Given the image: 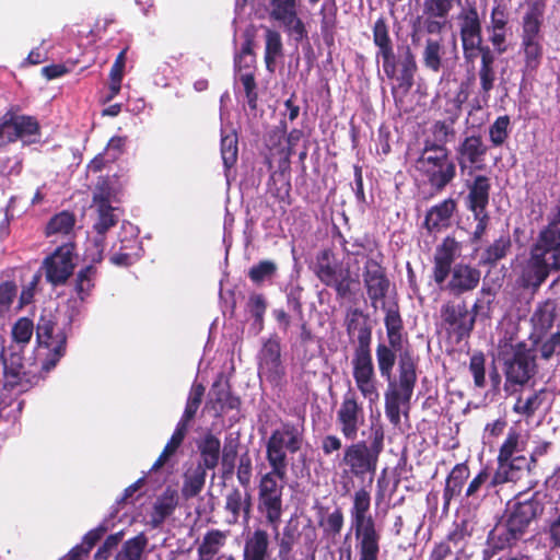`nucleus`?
Listing matches in <instances>:
<instances>
[{"label": "nucleus", "instance_id": "1", "mask_svg": "<svg viewBox=\"0 0 560 560\" xmlns=\"http://www.w3.org/2000/svg\"><path fill=\"white\" fill-rule=\"evenodd\" d=\"M560 271V200L552 210L521 262L517 284L524 290L537 292L552 272Z\"/></svg>", "mask_w": 560, "mask_h": 560}, {"label": "nucleus", "instance_id": "2", "mask_svg": "<svg viewBox=\"0 0 560 560\" xmlns=\"http://www.w3.org/2000/svg\"><path fill=\"white\" fill-rule=\"evenodd\" d=\"M544 510L545 505L537 493L529 498L518 493L514 501L506 504L501 518L489 530L482 559L490 560L501 551L515 547L529 533L532 524L538 521Z\"/></svg>", "mask_w": 560, "mask_h": 560}, {"label": "nucleus", "instance_id": "3", "mask_svg": "<svg viewBox=\"0 0 560 560\" xmlns=\"http://www.w3.org/2000/svg\"><path fill=\"white\" fill-rule=\"evenodd\" d=\"M396 350L385 343L376 346V361L382 377L388 381L385 392V415L393 425L400 423V406L409 405L417 384L418 362L410 349L398 355V381H393V369L396 363Z\"/></svg>", "mask_w": 560, "mask_h": 560}, {"label": "nucleus", "instance_id": "4", "mask_svg": "<svg viewBox=\"0 0 560 560\" xmlns=\"http://www.w3.org/2000/svg\"><path fill=\"white\" fill-rule=\"evenodd\" d=\"M345 327L350 342L354 343L351 364L357 388L364 398L374 402L380 394L372 359V326L369 315L361 308L349 307L346 312Z\"/></svg>", "mask_w": 560, "mask_h": 560}, {"label": "nucleus", "instance_id": "5", "mask_svg": "<svg viewBox=\"0 0 560 560\" xmlns=\"http://www.w3.org/2000/svg\"><path fill=\"white\" fill-rule=\"evenodd\" d=\"M460 244L453 236H446L436 246L433 256L432 278L436 285L459 296L475 290L481 278L479 269L467 264H453L459 254Z\"/></svg>", "mask_w": 560, "mask_h": 560}, {"label": "nucleus", "instance_id": "6", "mask_svg": "<svg viewBox=\"0 0 560 560\" xmlns=\"http://www.w3.org/2000/svg\"><path fill=\"white\" fill-rule=\"evenodd\" d=\"M370 443L361 440L343 450L341 464L348 468V472L359 479L376 472L380 456L384 450L385 432L381 423H372L370 427Z\"/></svg>", "mask_w": 560, "mask_h": 560}, {"label": "nucleus", "instance_id": "7", "mask_svg": "<svg viewBox=\"0 0 560 560\" xmlns=\"http://www.w3.org/2000/svg\"><path fill=\"white\" fill-rule=\"evenodd\" d=\"M305 417L300 416L296 422L282 421L266 442V459L270 468L288 470V454L301 451L304 442Z\"/></svg>", "mask_w": 560, "mask_h": 560}, {"label": "nucleus", "instance_id": "8", "mask_svg": "<svg viewBox=\"0 0 560 560\" xmlns=\"http://www.w3.org/2000/svg\"><path fill=\"white\" fill-rule=\"evenodd\" d=\"M312 270L325 287L335 290L337 299L349 298L353 293L352 287L359 282L350 266L339 260L331 248H323L316 254Z\"/></svg>", "mask_w": 560, "mask_h": 560}, {"label": "nucleus", "instance_id": "9", "mask_svg": "<svg viewBox=\"0 0 560 560\" xmlns=\"http://www.w3.org/2000/svg\"><path fill=\"white\" fill-rule=\"evenodd\" d=\"M288 470L270 468L260 476L257 490V510L270 527L280 525L284 512L283 490Z\"/></svg>", "mask_w": 560, "mask_h": 560}, {"label": "nucleus", "instance_id": "10", "mask_svg": "<svg viewBox=\"0 0 560 560\" xmlns=\"http://www.w3.org/2000/svg\"><path fill=\"white\" fill-rule=\"evenodd\" d=\"M416 170L435 194L442 192L456 176V165L448 149L423 147L416 160Z\"/></svg>", "mask_w": 560, "mask_h": 560}, {"label": "nucleus", "instance_id": "11", "mask_svg": "<svg viewBox=\"0 0 560 560\" xmlns=\"http://www.w3.org/2000/svg\"><path fill=\"white\" fill-rule=\"evenodd\" d=\"M504 384L506 395L520 393L538 373L536 354L524 342L514 346L512 355L504 360Z\"/></svg>", "mask_w": 560, "mask_h": 560}, {"label": "nucleus", "instance_id": "12", "mask_svg": "<svg viewBox=\"0 0 560 560\" xmlns=\"http://www.w3.org/2000/svg\"><path fill=\"white\" fill-rule=\"evenodd\" d=\"M483 308L482 301L477 299L471 311L465 301H447L441 307V319L446 331L457 341L468 338L474 330L476 317Z\"/></svg>", "mask_w": 560, "mask_h": 560}, {"label": "nucleus", "instance_id": "13", "mask_svg": "<svg viewBox=\"0 0 560 560\" xmlns=\"http://www.w3.org/2000/svg\"><path fill=\"white\" fill-rule=\"evenodd\" d=\"M77 243L69 240L58 245L42 262L45 279L52 287L65 285L77 266Z\"/></svg>", "mask_w": 560, "mask_h": 560}, {"label": "nucleus", "instance_id": "14", "mask_svg": "<svg viewBox=\"0 0 560 560\" xmlns=\"http://www.w3.org/2000/svg\"><path fill=\"white\" fill-rule=\"evenodd\" d=\"M40 126L33 116L9 110L0 118V148L21 140L24 144L38 141Z\"/></svg>", "mask_w": 560, "mask_h": 560}, {"label": "nucleus", "instance_id": "15", "mask_svg": "<svg viewBox=\"0 0 560 560\" xmlns=\"http://www.w3.org/2000/svg\"><path fill=\"white\" fill-rule=\"evenodd\" d=\"M383 71L389 80L396 81V85L392 91H401L406 95L415 84V75L418 71L416 56L407 46L404 52L396 56L393 54L390 58L383 59Z\"/></svg>", "mask_w": 560, "mask_h": 560}, {"label": "nucleus", "instance_id": "16", "mask_svg": "<svg viewBox=\"0 0 560 560\" xmlns=\"http://www.w3.org/2000/svg\"><path fill=\"white\" fill-rule=\"evenodd\" d=\"M23 360L22 352L13 350V347L2 351L3 388L5 390L24 393L35 384L36 376L25 371Z\"/></svg>", "mask_w": 560, "mask_h": 560}, {"label": "nucleus", "instance_id": "17", "mask_svg": "<svg viewBox=\"0 0 560 560\" xmlns=\"http://www.w3.org/2000/svg\"><path fill=\"white\" fill-rule=\"evenodd\" d=\"M378 258H368L363 266V285L370 300L371 306L376 310L382 303L384 310V300L390 288V280L387 276L386 268L383 266V255L378 253Z\"/></svg>", "mask_w": 560, "mask_h": 560}, {"label": "nucleus", "instance_id": "18", "mask_svg": "<svg viewBox=\"0 0 560 560\" xmlns=\"http://www.w3.org/2000/svg\"><path fill=\"white\" fill-rule=\"evenodd\" d=\"M364 420L363 406L359 402L355 393L349 389L343 395L336 415V422L343 438L354 441Z\"/></svg>", "mask_w": 560, "mask_h": 560}, {"label": "nucleus", "instance_id": "19", "mask_svg": "<svg viewBox=\"0 0 560 560\" xmlns=\"http://www.w3.org/2000/svg\"><path fill=\"white\" fill-rule=\"evenodd\" d=\"M259 376L270 384L279 385L284 375L285 368L281 360V345L277 335L269 337L259 352Z\"/></svg>", "mask_w": 560, "mask_h": 560}, {"label": "nucleus", "instance_id": "20", "mask_svg": "<svg viewBox=\"0 0 560 560\" xmlns=\"http://www.w3.org/2000/svg\"><path fill=\"white\" fill-rule=\"evenodd\" d=\"M455 153L456 161L462 172L467 167L482 170L488 153V145L483 142L481 135L474 133L460 140Z\"/></svg>", "mask_w": 560, "mask_h": 560}, {"label": "nucleus", "instance_id": "21", "mask_svg": "<svg viewBox=\"0 0 560 560\" xmlns=\"http://www.w3.org/2000/svg\"><path fill=\"white\" fill-rule=\"evenodd\" d=\"M93 202L97 214L93 224V230L96 233L94 242L96 246H103L105 234L118 223V215L115 213L117 209L110 205V192L105 191L104 188H101V192L94 194Z\"/></svg>", "mask_w": 560, "mask_h": 560}, {"label": "nucleus", "instance_id": "22", "mask_svg": "<svg viewBox=\"0 0 560 560\" xmlns=\"http://www.w3.org/2000/svg\"><path fill=\"white\" fill-rule=\"evenodd\" d=\"M55 328L56 322L50 314L40 315L36 325V338L40 346L46 347L52 352V364L65 354L67 346V337L63 331L55 332Z\"/></svg>", "mask_w": 560, "mask_h": 560}, {"label": "nucleus", "instance_id": "23", "mask_svg": "<svg viewBox=\"0 0 560 560\" xmlns=\"http://www.w3.org/2000/svg\"><path fill=\"white\" fill-rule=\"evenodd\" d=\"M467 196L465 197L466 209L470 212L488 211L490 202L491 179L486 175H475L466 182Z\"/></svg>", "mask_w": 560, "mask_h": 560}, {"label": "nucleus", "instance_id": "24", "mask_svg": "<svg viewBox=\"0 0 560 560\" xmlns=\"http://www.w3.org/2000/svg\"><path fill=\"white\" fill-rule=\"evenodd\" d=\"M477 75L479 79L477 103L479 107L481 105L488 106L491 91L494 89L497 81L495 55L492 50L483 51Z\"/></svg>", "mask_w": 560, "mask_h": 560}, {"label": "nucleus", "instance_id": "25", "mask_svg": "<svg viewBox=\"0 0 560 560\" xmlns=\"http://www.w3.org/2000/svg\"><path fill=\"white\" fill-rule=\"evenodd\" d=\"M528 464L526 456L523 453L512 456L510 459L503 460L498 464L495 471L489 482L490 488L515 482L521 478L523 471H527Z\"/></svg>", "mask_w": 560, "mask_h": 560}, {"label": "nucleus", "instance_id": "26", "mask_svg": "<svg viewBox=\"0 0 560 560\" xmlns=\"http://www.w3.org/2000/svg\"><path fill=\"white\" fill-rule=\"evenodd\" d=\"M271 528L273 532V539L278 546L279 560H293L292 552L302 536L299 523L291 518L285 523L281 532H279V525Z\"/></svg>", "mask_w": 560, "mask_h": 560}, {"label": "nucleus", "instance_id": "27", "mask_svg": "<svg viewBox=\"0 0 560 560\" xmlns=\"http://www.w3.org/2000/svg\"><path fill=\"white\" fill-rule=\"evenodd\" d=\"M457 209L455 199L447 198L432 206L425 214L424 226L429 232H439L451 226V220Z\"/></svg>", "mask_w": 560, "mask_h": 560}, {"label": "nucleus", "instance_id": "28", "mask_svg": "<svg viewBox=\"0 0 560 560\" xmlns=\"http://www.w3.org/2000/svg\"><path fill=\"white\" fill-rule=\"evenodd\" d=\"M209 395L210 404L219 415L241 406L240 397L232 393L230 382L223 381L222 376L212 383Z\"/></svg>", "mask_w": 560, "mask_h": 560}, {"label": "nucleus", "instance_id": "29", "mask_svg": "<svg viewBox=\"0 0 560 560\" xmlns=\"http://www.w3.org/2000/svg\"><path fill=\"white\" fill-rule=\"evenodd\" d=\"M384 325L386 328V335L388 340L387 347L400 353L404 351V320L400 315L398 303L394 302L389 304L387 307H384Z\"/></svg>", "mask_w": 560, "mask_h": 560}, {"label": "nucleus", "instance_id": "30", "mask_svg": "<svg viewBox=\"0 0 560 560\" xmlns=\"http://www.w3.org/2000/svg\"><path fill=\"white\" fill-rule=\"evenodd\" d=\"M545 2L536 0L529 4L523 16L521 40H542L541 26Z\"/></svg>", "mask_w": 560, "mask_h": 560}, {"label": "nucleus", "instance_id": "31", "mask_svg": "<svg viewBox=\"0 0 560 560\" xmlns=\"http://www.w3.org/2000/svg\"><path fill=\"white\" fill-rule=\"evenodd\" d=\"M178 491L168 486L156 498L150 515V524L156 528L160 527L167 517H170L178 505Z\"/></svg>", "mask_w": 560, "mask_h": 560}, {"label": "nucleus", "instance_id": "32", "mask_svg": "<svg viewBox=\"0 0 560 560\" xmlns=\"http://www.w3.org/2000/svg\"><path fill=\"white\" fill-rule=\"evenodd\" d=\"M291 180L289 172V160L284 159L279 170L273 172L268 180V190L279 202L290 206L291 200Z\"/></svg>", "mask_w": 560, "mask_h": 560}, {"label": "nucleus", "instance_id": "33", "mask_svg": "<svg viewBox=\"0 0 560 560\" xmlns=\"http://www.w3.org/2000/svg\"><path fill=\"white\" fill-rule=\"evenodd\" d=\"M470 470L467 462L456 464L445 479V487L443 490V508L448 510L450 503L454 498L462 494L464 485L469 478Z\"/></svg>", "mask_w": 560, "mask_h": 560}, {"label": "nucleus", "instance_id": "34", "mask_svg": "<svg viewBox=\"0 0 560 560\" xmlns=\"http://www.w3.org/2000/svg\"><path fill=\"white\" fill-rule=\"evenodd\" d=\"M446 49L443 38H427L421 51V62L424 69L432 73L440 72L445 65Z\"/></svg>", "mask_w": 560, "mask_h": 560}, {"label": "nucleus", "instance_id": "35", "mask_svg": "<svg viewBox=\"0 0 560 560\" xmlns=\"http://www.w3.org/2000/svg\"><path fill=\"white\" fill-rule=\"evenodd\" d=\"M354 533L359 539V560H378L381 536L375 524L361 527L360 532L354 529Z\"/></svg>", "mask_w": 560, "mask_h": 560}, {"label": "nucleus", "instance_id": "36", "mask_svg": "<svg viewBox=\"0 0 560 560\" xmlns=\"http://www.w3.org/2000/svg\"><path fill=\"white\" fill-rule=\"evenodd\" d=\"M459 36L462 43H482V27L477 8L471 5L459 13Z\"/></svg>", "mask_w": 560, "mask_h": 560}, {"label": "nucleus", "instance_id": "37", "mask_svg": "<svg viewBox=\"0 0 560 560\" xmlns=\"http://www.w3.org/2000/svg\"><path fill=\"white\" fill-rule=\"evenodd\" d=\"M458 118L457 114L450 116L444 120H436L432 127L431 132L433 139H425L423 147L431 149H447L446 144L453 141L456 137L455 122Z\"/></svg>", "mask_w": 560, "mask_h": 560}, {"label": "nucleus", "instance_id": "38", "mask_svg": "<svg viewBox=\"0 0 560 560\" xmlns=\"http://www.w3.org/2000/svg\"><path fill=\"white\" fill-rule=\"evenodd\" d=\"M197 448L199 452L200 459L196 464L201 466L206 470H213L220 460L221 455V441L211 432L203 435V438L197 442Z\"/></svg>", "mask_w": 560, "mask_h": 560}, {"label": "nucleus", "instance_id": "39", "mask_svg": "<svg viewBox=\"0 0 560 560\" xmlns=\"http://www.w3.org/2000/svg\"><path fill=\"white\" fill-rule=\"evenodd\" d=\"M371 506V494L364 488L358 489L353 494V504L351 508V518L354 529L360 532L361 527L374 525L375 522L371 515H368Z\"/></svg>", "mask_w": 560, "mask_h": 560}, {"label": "nucleus", "instance_id": "40", "mask_svg": "<svg viewBox=\"0 0 560 560\" xmlns=\"http://www.w3.org/2000/svg\"><path fill=\"white\" fill-rule=\"evenodd\" d=\"M75 222L74 213L63 210L49 219L45 228V234L47 237L63 236L66 241H75Z\"/></svg>", "mask_w": 560, "mask_h": 560}, {"label": "nucleus", "instance_id": "41", "mask_svg": "<svg viewBox=\"0 0 560 560\" xmlns=\"http://www.w3.org/2000/svg\"><path fill=\"white\" fill-rule=\"evenodd\" d=\"M269 534L262 528H256L245 539L243 560H266L269 555Z\"/></svg>", "mask_w": 560, "mask_h": 560}, {"label": "nucleus", "instance_id": "42", "mask_svg": "<svg viewBox=\"0 0 560 560\" xmlns=\"http://www.w3.org/2000/svg\"><path fill=\"white\" fill-rule=\"evenodd\" d=\"M252 495L248 492L243 494L238 488H233L225 498V511L231 514V523H237L243 513L244 520L247 522L252 513Z\"/></svg>", "mask_w": 560, "mask_h": 560}, {"label": "nucleus", "instance_id": "43", "mask_svg": "<svg viewBox=\"0 0 560 560\" xmlns=\"http://www.w3.org/2000/svg\"><path fill=\"white\" fill-rule=\"evenodd\" d=\"M100 276L98 268L96 265L89 264L82 267L74 277L73 290L77 298L81 302H85L91 295L96 285L97 278Z\"/></svg>", "mask_w": 560, "mask_h": 560}, {"label": "nucleus", "instance_id": "44", "mask_svg": "<svg viewBox=\"0 0 560 560\" xmlns=\"http://www.w3.org/2000/svg\"><path fill=\"white\" fill-rule=\"evenodd\" d=\"M207 470L201 466L192 465L183 475L182 497L188 501L196 498L205 488Z\"/></svg>", "mask_w": 560, "mask_h": 560}, {"label": "nucleus", "instance_id": "45", "mask_svg": "<svg viewBox=\"0 0 560 560\" xmlns=\"http://www.w3.org/2000/svg\"><path fill=\"white\" fill-rule=\"evenodd\" d=\"M547 389L540 388L532 392L527 396L518 395L512 410L516 415L522 416L525 419H530L541 407L546 398Z\"/></svg>", "mask_w": 560, "mask_h": 560}, {"label": "nucleus", "instance_id": "46", "mask_svg": "<svg viewBox=\"0 0 560 560\" xmlns=\"http://www.w3.org/2000/svg\"><path fill=\"white\" fill-rule=\"evenodd\" d=\"M269 3L271 7L270 18L280 22L288 32L299 18L298 0H269Z\"/></svg>", "mask_w": 560, "mask_h": 560}, {"label": "nucleus", "instance_id": "47", "mask_svg": "<svg viewBox=\"0 0 560 560\" xmlns=\"http://www.w3.org/2000/svg\"><path fill=\"white\" fill-rule=\"evenodd\" d=\"M226 533L220 529L208 530L197 548L198 560H212L226 542Z\"/></svg>", "mask_w": 560, "mask_h": 560}, {"label": "nucleus", "instance_id": "48", "mask_svg": "<svg viewBox=\"0 0 560 560\" xmlns=\"http://www.w3.org/2000/svg\"><path fill=\"white\" fill-rule=\"evenodd\" d=\"M373 43L378 48L377 57L388 59L394 52L393 40L389 36V30L385 18H378L373 25Z\"/></svg>", "mask_w": 560, "mask_h": 560}, {"label": "nucleus", "instance_id": "49", "mask_svg": "<svg viewBox=\"0 0 560 560\" xmlns=\"http://www.w3.org/2000/svg\"><path fill=\"white\" fill-rule=\"evenodd\" d=\"M521 49L524 58L523 72L535 73L544 57L542 40H521Z\"/></svg>", "mask_w": 560, "mask_h": 560}, {"label": "nucleus", "instance_id": "50", "mask_svg": "<svg viewBox=\"0 0 560 560\" xmlns=\"http://www.w3.org/2000/svg\"><path fill=\"white\" fill-rule=\"evenodd\" d=\"M141 250L140 242L137 238H130L126 242L122 241L119 250L114 253L109 260L115 266L129 267L140 259Z\"/></svg>", "mask_w": 560, "mask_h": 560}, {"label": "nucleus", "instance_id": "51", "mask_svg": "<svg viewBox=\"0 0 560 560\" xmlns=\"http://www.w3.org/2000/svg\"><path fill=\"white\" fill-rule=\"evenodd\" d=\"M512 242L509 233L500 235L482 253L480 264L494 266L498 261L505 258L511 250Z\"/></svg>", "mask_w": 560, "mask_h": 560}, {"label": "nucleus", "instance_id": "52", "mask_svg": "<svg viewBox=\"0 0 560 560\" xmlns=\"http://www.w3.org/2000/svg\"><path fill=\"white\" fill-rule=\"evenodd\" d=\"M526 447V441L523 439L521 432L511 428L506 434L505 440L501 444L498 455L497 464L510 459L512 456L523 453Z\"/></svg>", "mask_w": 560, "mask_h": 560}, {"label": "nucleus", "instance_id": "53", "mask_svg": "<svg viewBox=\"0 0 560 560\" xmlns=\"http://www.w3.org/2000/svg\"><path fill=\"white\" fill-rule=\"evenodd\" d=\"M148 541V537L144 533H140L127 539L116 553L114 560H142Z\"/></svg>", "mask_w": 560, "mask_h": 560}, {"label": "nucleus", "instance_id": "54", "mask_svg": "<svg viewBox=\"0 0 560 560\" xmlns=\"http://www.w3.org/2000/svg\"><path fill=\"white\" fill-rule=\"evenodd\" d=\"M206 388L201 383L194 384L189 392L184 413L178 421V425L188 430L189 423L195 419L196 413L201 405Z\"/></svg>", "mask_w": 560, "mask_h": 560}, {"label": "nucleus", "instance_id": "55", "mask_svg": "<svg viewBox=\"0 0 560 560\" xmlns=\"http://www.w3.org/2000/svg\"><path fill=\"white\" fill-rule=\"evenodd\" d=\"M265 63L269 72L273 73L276 69V60L282 56L283 45L281 35L275 30L267 28L265 34Z\"/></svg>", "mask_w": 560, "mask_h": 560}, {"label": "nucleus", "instance_id": "56", "mask_svg": "<svg viewBox=\"0 0 560 560\" xmlns=\"http://www.w3.org/2000/svg\"><path fill=\"white\" fill-rule=\"evenodd\" d=\"M187 432V429L178 424L176 425L171 439L164 446L158 459L152 465L151 470H158L166 464V462L177 452L179 446L183 444Z\"/></svg>", "mask_w": 560, "mask_h": 560}, {"label": "nucleus", "instance_id": "57", "mask_svg": "<svg viewBox=\"0 0 560 560\" xmlns=\"http://www.w3.org/2000/svg\"><path fill=\"white\" fill-rule=\"evenodd\" d=\"M533 353H539V357L546 361L550 360L556 353V350L560 348V330L550 334L547 337H538L533 342Z\"/></svg>", "mask_w": 560, "mask_h": 560}, {"label": "nucleus", "instance_id": "58", "mask_svg": "<svg viewBox=\"0 0 560 560\" xmlns=\"http://www.w3.org/2000/svg\"><path fill=\"white\" fill-rule=\"evenodd\" d=\"M278 266L272 260H260L258 264L253 265L247 276L250 281L256 285H261L265 281H270L276 276Z\"/></svg>", "mask_w": 560, "mask_h": 560}, {"label": "nucleus", "instance_id": "59", "mask_svg": "<svg viewBox=\"0 0 560 560\" xmlns=\"http://www.w3.org/2000/svg\"><path fill=\"white\" fill-rule=\"evenodd\" d=\"M510 117L508 115L499 116L489 127V138L493 147H501L508 140L510 135Z\"/></svg>", "mask_w": 560, "mask_h": 560}, {"label": "nucleus", "instance_id": "60", "mask_svg": "<svg viewBox=\"0 0 560 560\" xmlns=\"http://www.w3.org/2000/svg\"><path fill=\"white\" fill-rule=\"evenodd\" d=\"M468 370L474 378V385L477 388H485L486 380V355L481 351L475 352L469 359Z\"/></svg>", "mask_w": 560, "mask_h": 560}, {"label": "nucleus", "instance_id": "61", "mask_svg": "<svg viewBox=\"0 0 560 560\" xmlns=\"http://www.w3.org/2000/svg\"><path fill=\"white\" fill-rule=\"evenodd\" d=\"M345 515L341 508H336L325 520L319 521V526L327 536L336 537L341 533Z\"/></svg>", "mask_w": 560, "mask_h": 560}, {"label": "nucleus", "instance_id": "62", "mask_svg": "<svg viewBox=\"0 0 560 560\" xmlns=\"http://www.w3.org/2000/svg\"><path fill=\"white\" fill-rule=\"evenodd\" d=\"M238 442L231 439L226 441L222 451V477L229 478L233 475L235 459L237 456Z\"/></svg>", "mask_w": 560, "mask_h": 560}, {"label": "nucleus", "instance_id": "63", "mask_svg": "<svg viewBox=\"0 0 560 560\" xmlns=\"http://www.w3.org/2000/svg\"><path fill=\"white\" fill-rule=\"evenodd\" d=\"M491 478L492 475L490 474L489 467H483L468 483V487L465 491V498L472 500L480 499L479 492L483 486H487L488 489H491L489 487Z\"/></svg>", "mask_w": 560, "mask_h": 560}, {"label": "nucleus", "instance_id": "64", "mask_svg": "<svg viewBox=\"0 0 560 560\" xmlns=\"http://www.w3.org/2000/svg\"><path fill=\"white\" fill-rule=\"evenodd\" d=\"M238 79L243 85L248 107L252 110L257 109L258 92L254 71L242 72Z\"/></svg>", "mask_w": 560, "mask_h": 560}]
</instances>
